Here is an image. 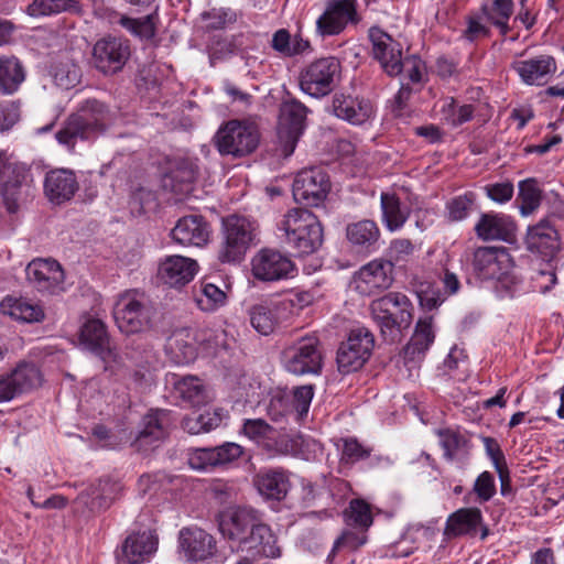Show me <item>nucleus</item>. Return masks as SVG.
<instances>
[{
    "label": "nucleus",
    "instance_id": "nucleus-1",
    "mask_svg": "<svg viewBox=\"0 0 564 564\" xmlns=\"http://www.w3.org/2000/svg\"><path fill=\"white\" fill-rule=\"evenodd\" d=\"M107 109L97 100H87L80 109L70 115L57 131L59 144L73 150L78 141L93 140L104 132L107 121Z\"/></svg>",
    "mask_w": 564,
    "mask_h": 564
},
{
    "label": "nucleus",
    "instance_id": "nucleus-2",
    "mask_svg": "<svg viewBox=\"0 0 564 564\" xmlns=\"http://www.w3.org/2000/svg\"><path fill=\"white\" fill-rule=\"evenodd\" d=\"M372 318L380 327L383 337L397 340L402 330L412 322V304L406 295L390 292L370 304Z\"/></svg>",
    "mask_w": 564,
    "mask_h": 564
},
{
    "label": "nucleus",
    "instance_id": "nucleus-3",
    "mask_svg": "<svg viewBox=\"0 0 564 564\" xmlns=\"http://www.w3.org/2000/svg\"><path fill=\"white\" fill-rule=\"evenodd\" d=\"M112 314L122 334L134 335L151 327L154 311L143 293L131 290L118 296Z\"/></svg>",
    "mask_w": 564,
    "mask_h": 564
},
{
    "label": "nucleus",
    "instance_id": "nucleus-4",
    "mask_svg": "<svg viewBox=\"0 0 564 564\" xmlns=\"http://www.w3.org/2000/svg\"><path fill=\"white\" fill-rule=\"evenodd\" d=\"M260 140L257 126L249 120H229L217 131L216 144L221 154L245 156L252 153Z\"/></svg>",
    "mask_w": 564,
    "mask_h": 564
},
{
    "label": "nucleus",
    "instance_id": "nucleus-5",
    "mask_svg": "<svg viewBox=\"0 0 564 564\" xmlns=\"http://www.w3.org/2000/svg\"><path fill=\"white\" fill-rule=\"evenodd\" d=\"M285 369L294 375H317L322 370L323 354L316 336H304L284 348Z\"/></svg>",
    "mask_w": 564,
    "mask_h": 564
},
{
    "label": "nucleus",
    "instance_id": "nucleus-6",
    "mask_svg": "<svg viewBox=\"0 0 564 564\" xmlns=\"http://www.w3.org/2000/svg\"><path fill=\"white\" fill-rule=\"evenodd\" d=\"M4 181L0 184L7 210L17 213L34 193V178L31 169L21 162L9 163L3 175Z\"/></svg>",
    "mask_w": 564,
    "mask_h": 564
},
{
    "label": "nucleus",
    "instance_id": "nucleus-7",
    "mask_svg": "<svg viewBox=\"0 0 564 564\" xmlns=\"http://www.w3.org/2000/svg\"><path fill=\"white\" fill-rule=\"evenodd\" d=\"M288 242L297 247H319L323 242V229L317 217L304 208L290 210L281 224Z\"/></svg>",
    "mask_w": 564,
    "mask_h": 564
},
{
    "label": "nucleus",
    "instance_id": "nucleus-8",
    "mask_svg": "<svg viewBox=\"0 0 564 564\" xmlns=\"http://www.w3.org/2000/svg\"><path fill=\"white\" fill-rule=\"evenodd\" d=\"M340 74V63L335 57L318 58L308 64L300 75L301 90L311 97L321 98L335 87Z\"/></svg>",
    "mask_w": 564,
    "mask_h": 564
},
{
    "label": "nucleus",
    "instance_id": "nucleus-9",
    "mask_svg": "<svg viewBox=\"0 0 564 564\" xmlns=\"http://www.w3.org/2000/svg\"><path fill=\"white\" fill-rule=\"evenodd\" d=\"M375 346L372 333L358 327L351 329L348 339L343 343L337 351V366L341 373H350L360 369L369 359Z\"/></svg>",
    "mask_w": 564,
    "mask_h": 564
},
{
    "label": "nucleus",
    "instance_id": "nucleus-10",
    "mask_svg": "<svg viewBox=\"0 0 564 564\" xmlns=\"http://www.w3.org/2000/svg\"><path fill=\"white\" fill-rule=\"evenodd\" d=\"M359 20L357 0H328L316 20V33L322 37L335 36Z\"/></svg>",
    "mask_w": 564,
    "mask_h": 564
},
{
    "label": "nucleus",
    "instance_id": "nucleus-11",
    "mask_svg": "<svg viewBox=\"0 0 564 564\" xmlns=\"http://www.w3.org/2000/svg\"><path fill=\"white\" fill-rule=\"evenodd\" d=\"M330 191V181L321 167L300 171L293 182L292 192L296 202L307 206H319Z\"/></svg>",
    "mask_w": 564,
    "mask_h": 564
},
{
    "label": "nucleus",
    "instance_id": "nucleus-12",
    "mask_svg": "<svg viewBox=\"0 0 564 564\" xmlns=\"http://www.w3.org/2000/svg\"><path fill=\"white\" fill-rule=\"evenodd\" d=\"M127 40L106 36L98 40L93 47V63L104 74H115L122 69L130 57Z\"/></svg>",
    "mask_w": 564,
    "mask_h": 564
},
{
    "label": "nucleus",
    "instance_id": "nucleus-13",
    "mask_svg": "<svg viewBox=\"0 0 564 564\" xmlns=\"http://www.w3.org/2000/svg\"><path fill=\"white\" fill-rule=\"evenodd\" d=\"M372 57L389 76H397L402 70V45L378 26L368 32Z\"/></svg>",
    "mask_w": 564,
    "mask_h": 564
},
{
    "label": "nucleus",
    "instance_id": "nucleus-14",
    "mask_svg": "<svg viewBox=\"0 0 564 564\" xmlns=\"http://www.w3.org/2000/svg\"><path fill=\"white\" fill-rule=\"evenodd\" d=\"M306 108L296 100L284 101L280 108L278 134L283 154L291 155L305 127Z\"/></svg>",
    "mask_w": 564,
    "mask_h": 564
},
{
    "label": "nucleus",
    "instance_id": "nucleus-15",
    "mask_svg": "<svg viewBox=\"0 0 564 564\" xmlns=\"http://www.w3.org/2000/svg\"><path fill=\"white\" fill-rule=\"evenodd\" d=\"M392 268L390 261L375 260L364 265L352 279L354 289L364 296H370L392 284Z\"/></svg>",
    "mask_w": 564,
    "mask_h": 564
},
{
    "label": "nucleus",
    "instance_id": "nucleus-16",
    "mask_svg": "<svg viewBox=\"0 0 564 564\" xmlns=\"http://www.w3.org/2000/svg\"><path fill=\"white\" fill-rule=\"evenodd\" d=\"M256 511L247 508H237L221 516L219 530L224 538L230 542L232 551H241L245 540L248 539L249 532L256 525Z\"/></svg>",
    "mask_w": 564,
    "mask_h": 564
},
{
    "label": "nucleus",
    "instance_id": "nucleus-17",
    "mask_svg": "<svg viewBox=\"0 0 564 564\" xmlns=\"http://www.w3.org/2000/svg\"><path fill=\"white\" fill-rule=\"evenodd\" d=\"M517 224L503 213H484L475 224V232L482 241H502L512 245L517 240Z\"/></svg>",
    "mask_w": 564,
    "mask_h": 564
},
{
    "label": "nucleus",
    "instance_id": "nucleus-18",
    "mask_svg": "<svg viewBox=\"0 0 564 564\" xmlns=\"http://www.w3.org/2000/svg\"><path fill=\"white\" fill-rule=\"evenodd\" d=\"M251 271L261 281H278L289 278L294 271V263L278 249H260L252 258Z\"/></svg>",
    "mask_w": 564,
    "mask_h": 564
},
{
    "label": "nucleus",
    "instance_id": "nucleus-19",
    "mask_svg": "<svg viewBox=\"0 0 564 564\" xmlns=\"http://www.w3.org/2000/svg\"><path fill=\"white\" fill-rule=\"evenodd\" d=\"M79 189V182L70 169L58 167L46 172L43 192L47 200L55 206L70 202Z\"/></svg>",
    "mask_w": 564,
    "mask_h": 564
},
{
    "label": "nucleus",
    "instance_id": "nucleus-20",
    "mask_svg": "<svg viewBox=\"0 0 564 564\" xmlns=\"http://www.w3.org/2000/svg\"><path fill=\"white\" fill-rule=\"evenodd\" d=\"M79 343L102 359L106 365L119 361V354L110 345L104 323L100 319H87L79 332Z\"/></svg>",
    "mask_w": 564,
    "mask_h": 564
},
{
    "label": "nucleus",
    "instance_id": "nucleus-21",
    "mask_svg": "<svg viewBox=\"0 0 564 564\" xmlns=\"http://www.w3.org/2000/svg\"><path fill=\"white\" fill-rule=\"evenodd\" d=\"M199 265L196 260L183 256H169L158 268L159 280L173 289L188 284L197 274Z\"/></svg>",
    "mask_w": 564,
    "mask_h": 564
},
{
    "label": "nucleus",
    "instance_id": "nucleus-22",
    "mask_svg": "<svg viewBox=\"0 0 564 564\" xmlns=\"http://www.w3.org/2000/svg\"><path fill=\"white\" fill-rule=\"evenodd\" d=\"M280 300L262 299L248 310L251 326L261 335H270L285 318V305Z\"/></svg>",
    "mask_w": 564,
    "mask_h": 564
},
{
    "label": "nucleus",
    "instance_id": "nucleus-23",
    "mask_svg": "<svg viewBox=\"0 0 564 564\" xmlns=\"http://www.w3.org/2000/svg\"><path fill=\"white\" fill-rule=\"evenodd\" d=\"M210 227L202 216H184L171 231L174 242L184 247H204L210 242Z\"/></svg>",
    "mask_w": 564,
    "mask_h": 564
},
{
    "label": "nucleus",
    "instance_id": "nucleus-24",
    "mask_svg": "<svg viewBox=\"0 0 564 564\" xmlns=\"http://www.w3.org/2000/svg\"><path fill=\"white\" fill-rule=\"evenodd\" d=\"M26 278L40 292H54L64 281V272L54 259H34L25 269Z\"/></svg>",
    "mask_w": 564,
    "mask_h": 564
},
{
    "label": "nucleus",
    "instance_id": "nucleus-25",
    "mask_svg": "<svg viewBox=\"0 0 564 564\" xmlns=\"http://www.w3.org/2000/svg\"><path fill=\"white\" fill-rule=\"evenodd\" d=\"M473 265L480 279L500 280L508 273L511 259L507 249H476Z\"/></svg>",
    "mask_w": 564,
    "mask_h": 564
},
{
    "label": "nucleus",
    "instance_id": "nucleus-26",
    "mask_svg": "<svg viewBox=\"0 0 564 564\" xmlns=\"http://www.w3.org/2000/svg\"><path fill=\"white\" fill-rule=\"evenodd\" d=\"M512 68L528 85H544L557 70L556 61L551 55H539L529 59L516 61Z\"/></svg>",
    "mask_w": 564,
    "mask_h": 564
},
{
    "label": "nucleus",
    "instance_id": "nucleus-27",
    "mask_svg": "<svg viewBox=\"0 0 564 564\" xmlns=\"http://www.w3.org/2000/svg\"><path fill=\"white\" fill-rule=\"evenodd\" d=\"M180 544L189 560H205L216 546L214 538L199 528H185L180 533Z\"/></svg>",
    "mask_w": 564,
    "mask_h": 564
},
{
    "label": "nucleus",
    "instance_id": "nucleus-28",
    "mask_svg": "<svg viewBox=\"0 0 564 564\" xmlns=\"http://www.w3.org/2000/svg\"><path fill=\"white\" fill-rule=\"evenodd\" d=\"M332 107L336 117L352 124L367 122L373 113L372 105L368 100L345 95H336Z\"/></svg>",
    "mask_w": 564,
    "mask_h": 564
},
{
    "label": "nucleus",
    "instance_id": "nucleus-29",
    "mask_svg": "<svg viewBox=\"0 0 564 564\" xmlns=\"http://www.w3.org/2000/svg\"><path fill=\"white\" fill-rule=\"evenodd\" d=\"M435 340L433 317L426 316L417 321L415 330L404 348L406 361L420 362Z\"/></svg>",
    "mask_w": 564,
    "mask_h": 564
},
{
    "label": "nucleus",
    "instance_id": "nucleus-30",
    "mask_svg": "<svg viewBox=\"0 0 564 564\" xmlns=\"http://www.w3.org/2000/svg\"><path fill=\"white\" fill-rule=\"evenodd\" d=\"M166 350L175 364L194 361L197 357L195 330L189 327L175 329L167 339Z\"/></svg>",
    "mask_w": 564,
    "mask_h": 564
},
{
    "label": "nucleus",
    "instance_id": "nucleus-31",
    "mask_svg": "<svg viewBox=\"0 0 564 564\" xmlns=\"http://www.w3.org/2000/svg\"><path fill=\"white\" fill-rule=\"evenodd\" d=\"M227 247H248L258 240V227L240 216H229L223 221Z\"/></svg>",
    "mask_w": 564,
    "mask_h": 564
},
{
    "label": "nucleus",
    "instance_id": "nucleus-32",
    "mask_svg": "<svg viewBox=\"0 0 564 564\" xmlns=\"http://www.w3.org/2000/svg\"><path fill=\"white\" fill-rule=\"evenodd\" d=\"M158 539L151 531L129 535L123 545L121 560L129 564H141L156 551Z\"/></svg>",
    "mask_w": 564,
    "mask_h": 564
},
{
    "label": "nucleus",
    "instance_id": "nucleus-33",
    "mask_svg": "<svg viewBox=\"0 0 564 564\" xmlns=\"http://www.w3.org/2000/svg\"><path fill=\"white\" fill-rule=\"evenodd\" d=\"M241 551H253L257 554L272 558L281 555L278 536L265 523H257L252 527Z\"/></svg>",
    "mask_w": 564,
    "mask_h": 564
},
{
    "label": "nucleus",
    "instance_id": "nucleus-34",
    "mask_svg": "<svg viewBox=\"0 0 564 564\" xmlns=\"http://www.w3.org/2000/svg\"><path fill=\"white\" fill-rule=\"evenodd\" d=\"M253 481L261 496L273 500L285 498L291 487L289 476L281 469L260 471Z\"/></svg>",
    "mask_w": 564,
    "mask_h": 564
},
{
    "label": "nucleus",
    "instance_id": "nucleus-35",
    "mask_svg": "<svg viewBox=\"0 0 564 564\" xmlns=\"http://www.w3.org/2000/svg\"><path fill=\"white\" fill-rule=\"evenodd\" d=\"M0 311L2 314L23 323H36L44 318L42 306L26 299L8 296L1 301Z\"/></svg>",
    "mask_w": 564,
    "mask_h": 564
},
{
    "label": "nucleus",
    "instance_id": "nucleus-36",
    "mask_svg": "<svg viewBox=\"0 0 564 564\" xmlns=\"http://www.w3.org/2000/svg\"><path fill=\"white\" fill-rule=\"evenodd\" d=\"M26 72L22 63L12 55H0V93L12 95L24 83Z\"/></svg>",
    "mask_w": 564,
    "mask_h": 564
},
{
    "label": "nucleus",
    "instance_id": "nucleus-37",
    "mask_svg": "<svg viewBox=\"0 0 564 564\" xmlns=\"http://www.w3.org/2000/svg\"><path fill=\"white\" fill-rule=\"evenodd\" d=\"M116 491V484L110 480H99L98 484L91 485L86 490L82 491L77 500L90 511H99L110 506Z\"/></svg>",
    "mask_w": 564,
    "mask_h": 564
},
{
    "label": "nucleus",
    "instance_id": "nucleus-38",
    "mask_svg": "<svg viewBox=\"0 0 564 564\" xmlns=\"http://www.w3.org/2000/svg\"><path fill=\"white\" fill-rule=\"evenodd\" d=\"M480 522L481 512L478 508H463L448 517L444 533L447 536L467 534L475 531Z\"/></svg>",
    "mask_w": 564,
    "mask_h": 564
},
{
    "label": "nucleus",
    "instance_id": "nucleus-39",
    "mask_svg": "<svg viewBox=\"0 0 564 564\" xmlns=\"http://www.w3.org/2000/svg\"><path fill=\"white\" fill-rule=\"evenodd\" d=\"M382 219L387 228L391 231L400 229L410 215V209L402 206L400 198L390 192L381 194Z\"/></svg>",
    "mask_w": 564,
    "mask_h": 564
},
{
    "label": "nucleus",
    "instance_id": "nucleus-40",
    "mask_svg": "<svg viewBox=\"0 0 564 564\" xmlns=\"http://www.w3.org/2000/svg\"><path fill=\"white\" fill-rule=\"evenodd\" d=\"M543 191L535 178H527L518 184L519 213L522 217L534 214L541 206Z\"/></svg>",
    "mask_w": 564,
    "mask_h": 564
},
{
    "label": "nucleus",
    "instance_id": "nucleus-41",
    "mask_svg": "<svg viewBox=\"0 0 564 564\" xmlns=\"http://www.w3.org/2000/svg\"><path fill=\"white\" fill-rule=\"evenodd\" d=\"M174 389L178 398L193 406L200 405L208 400L206 387L195 376H186L176 380Z\"/></svg>",
    "mask_w": 564,
    "mask_h": 564
},
{
    "label": "nucleus",
    "instance_id": "nucleus-42",
    "mask_svg": "<svg viewBox=\"0 0 564 564\" xmlns=\"http://www.w3.org/2000/svg\"><path fill=\"white\" fill-rule=\"evenodd\" d=\"M481 11L487 21L499 29L501 35L506 36L509 33V20L513 13L512 0H492L484 4Z\"/></svg>",
    "mask_w": 564,
    "mask_h": 564
},
{
    "label": "nucleus",
    "instance_id": "nucleus-43",
    "mask_svg": "<svg viewBox=\"0 0 564 564\" xmlns=\"http://www.w3.org/2000/svg\"><path fill=\"white\" fill-rule=\"evenodd\" d=\"M347 239L356 246L371 247L378 242L380 230L372 220H360L347 227Z\"/></svg>",
    "mask_w": 564,
    "mask_h": 564
},
{
    "label": "nucleus",
    "instance_id": "nucleus-44",
    "mask_svg": "<svg viewBox=\"0 0 564 564\" xmlns=\"http://www.w3.org/2000/svg\"><path fill=\"white\" fill-rule=\"evenodd\" d=\"M10 373L21 393L39 388L43 382L40 368L32 362H20Z\"/></svg>",
    "mask_w": 564,
    "mask_h": 564
},
{
    "label": "nucleus",
    "instance_id": "nucleus-45",
    "mask_svg": "<svg viewBox=\"0 0 564 564\" xmlns=\"http://www.w3.org/2000/svg\"><path fill=\"white\" fill-rule=\"evenodd\" d=\"M166 412L161 410L145 415L143 429L138 437L139 442L150 444L153 441L163 438L166 434Z\"/></svg>",
    "mask_w": 564,
    "mask_h": 564
},
{
    "label": "nucleus",
    "instance_id": "nucleus-46",
    "mask_svg": "<svg viewBox=\"0 0 564 564\" xmlns=\"http://www.w3.org/2000/svg\"><path fill=\"white\" fill-rule=\"evenodd\" d=\"M242 432L248 438L267 449L276 434V429L269 425L263 419H247L243 422Z\"/></svg>",
    "mask_w": 564,
    "mask_h": 564
},
{
    "label": "nucleus",
    "instance_id": "nucleus-47",
    "mask_svg": "<svg viewBox=\"0 0 564 564\" xmlns=\"http://www.w3.org/2000/svg\"><path fill=\"white\" fill-rule=\"evenodd\" d=\"M557 239L558 234L547 219H542L536 225L528 228L527 241L529 247H550Z\"/></svg>",
    "mask_w": 564,
    "mask_h": 564
},
{
    "label": "nucleus",
    "instance_id": "nucleus-48",
    "mask_svg": "<svg viewBox=\"0 0 564 564\" xmlns=\"http://www.w3.org/2000/svg\"><path fill=\"white\" fill-rule=\"evenodd\" d=\"M437 106L443 119L452 126H458L466 121H469L474 113L471 105L457 106L456 101L447 97L441 100Z\"/></svg>",
    "mask_w": 564,
    "mask_h": 564
},
{
    "label": "nucleus",
    "instance_id": "nucleus-49",
    "mask_svg": "<svg viewBox=\"0 0 564 564\" xmlns=\"http://www.w3.org/2000/svg\"><path fill=\"white\" fill-rule=\"evenodd\" d=\"M75 0H34L26 7V13L33 18L58 14L75 8Z\"/></svg>",
    "mask_w": 564,
    "mask_h": 564
},
{
    "label": "nucleus",
    "instance_id": "nucleus-50",
    "mask_svg": "<svg viewBox=\"0 0 564 564\" xmlns=\"http://www.w3.org/2000/svg\"><path fill=\"white\" fill-rule=\"evenodd\" d=\"M302 444L303 440L301 436L290 435L276 430V434L271 440L267 451L279 455L297 456Z\"/></svg>",
    "mask_w": 564,
    "mask_h": 564
},
{
    "label": "nucleus",
    "instance_id": "nucleus-51",
    "mask_svg": "<svg viewBox=\"0 0 564 564\" xmlns=\"http://www.w3.org/2000/svg\"><path fill=\"white\" fill-rule=\"evenodd\" d=\"M348 525L367 530L372 524V514L370 507L364 500L355 499L350 501L349 508L345 512Z\"/></svg>",
    "mask_w": 564,
    "mask_h": 564
},
{
    "label": "nucleus",
    "instance_id": "nucleus-52",
    "mask_svg": "<svg viewBox=\"0 0 564 564\" xmlns=\"http://www.w3.org/2000/svg\"><path fill=\"white\" fill-rule=\"evenodd\" d=\"M476 195L471 192L454 197L446 205L448 219L452 221L466 219L473 210Z\"/></svg>",
    "mask_w": 564,
    "mask_h": 564
},
{
    "label": "nucleus",
    "instance_id": "nucleus-53",
    "mask_svg": "<svg viewBox=\"0 0 564 564\" xmlns=\"http://www.w3.org/2000/svg\"><path fill=\"white\" fill-rule=\"evenodd\" d=\"M195 301L202 311L212 312L225 303L226 294L213 283H202L200 295Z\"/></svg>",
    "mask_w": 564,
    "mask_h": 564
},
{
    "label": "nucleus",
    "instance_id": "nucleus-54",
    "mask_svg": "<svg viewBox=\"0 0 564 564\" xmlns=\"http://www.w3.org/2000/svg\"><path fill=\"white\" fill-rule=\"evenodd\" d=\"M51 72L55 84L65 89L75 86L79 80L78 67L69 59L58 62Z\"/></svg>",
    "mask_w": 564,
    "mask_h": 564
},
{
    "label": "nucleus",
    "instance_id": "nucleus-55",
    "mask_svg": "<svg viewBox=\"0 0 564 564\" xmlns=\"http://www.w3.org/2000/svg\"><path fill=\"white\" fill-rule=\"evenodd\" d=\"M291 412V395L282 390L274 392L267 405V413L271 420L280 422Z\"/></svg>",
    "mask_w": 564,
    "mask_h": 564
},
{
    "label": "nucleus",
    "instance_id": "nucleus-56",
    "mask_svg": "<svg viewBox=\"0 0 564 564\" xmlns=\"http://www.w3.org/2000/svg\"><path fill=\"white\" fill-rule=\"evenodd\" d=\"M403 80L408 79L411 84H420L426 77L425 63L417 56L402 57Z\"/></svg>",
    "mask_w": 564,
    "mask_h": 564
},
{
    "label": "nucleus",
    "instance_id": "nucleus-57",
    "mask_svg": "<svg viewBox=\"0 0 564 564\" xmlns=\"http://www.w3.org/2000/svg\"><path fill=\"white\" fill-rule=\"evenodd\" d=\"M121 24L142 39H151L155 34V22L153 15L141 19L123 18Z\"/></svg>",
    "mask_w": 564,
    "mask_h": 564
},
{
    "label": "nucleus",
    "instance_id": "nucleus-58",
    "mask_svg": "<svg viewBox=\"0 0 564 564\" xmlns=\"http://www.w3.org/2000/svg\"><path fill=\"white\" fill-rule=\"evenodd\" d=\"M421 306L426 310H434L444 302L441 291L430 282H422L416 289Z\"/></svg>",
    "mask_w": 564,
    "mask_h": 564
},
{
    "label": "nucleus",
    "instance_id": "nucleus-59",
    "mask_svg": "<svg viewBox=\"0 0 564 564\" xmlns=\"http://www.w3.org/2000/svg\"><path fill=\"white\" fill-rule=\"evenodd\" d=\"M486 196L496 204L509 203L514 194V186L510 181L487 184L484 187Z\"/></svg>",
    "mask_w": 564,
    "mask_h": 564
},
{
    "label": "nucleus",
    "instance_id": "nucleus-60",
    "mask_svg": "<svg viewBox=\"0 0 564 564\" xmlns=\"http://www.w3.org/2000/svg\"><path fill=\"white\" fill-rule=\"evenodd\" d=\"M291 395V410H295L299 417L307 414L314 391L312 386H302L293 390Z\"/></svg>",
    "mask_w": 564,
    "mask_h": 564
},
{
    "label": "nucleus",
    "instance_id": "nucleus-61",
    "mask_svg": "<svg viewBox=\"0 0 564 564\" xmlns=\"http://www.w3.org/2000/svg\"><path fill=\"white\" fill-rule=\"evenodd\" d=\"M371 449L365 447L356 438H346L344 441L341 460L347 464H355L370 456Z\"/></svg>",
    "mask_w": 564,
    "mask_h": 564
},
{
    "label": "nucleus",
    "instance_id": "nucleus-62",
    "mask_svg": "<svg viewBox=\"0 0 564 564\" xmlns=\"http://www.w3.org/2000/svg\"><path fill=\"white\" fill-rule=\"evenodd\" d=\"M212 451L214 453V462L216 466L229 464L242 455V447L237 443H225L223 445L212 447Z\"/></svg>",
    "mask_w": 564,
    "mask_h": 564
},
{
    "label": "nucleus",
    "instance_id": "nucleus-63",
    "mask_svg": "<svg viewBox=\"0 0 564 564\" xmlns=\"http://www.w3.org/2000/svg\"><path fill=\"white\" fill-rule=\"evenodd\" d=\"M202 17L206 22V28L210 30L223 29L227 23L235 21V14L224 9H213L203 13Z\"/></svg>",
    "mask_w": 564,
    "mask_h": 564
},
{
    "label": "nucleus",
    "instance_id": "nucleus-64",
    "mask_svg": "<svg viewBox=\"0 0 564 564\" xmlns=\"http://www.w3.org/2000/svg\"><path fill=\"white\" fill-rule=\"evenodd\" d=\"M474 491L481 501L490 500L496 494L495 478L489 471L481 473L475 484Z\"/></svg>",
    "mask_w": 564,
    "mask_h": 564
}]
</instances>
